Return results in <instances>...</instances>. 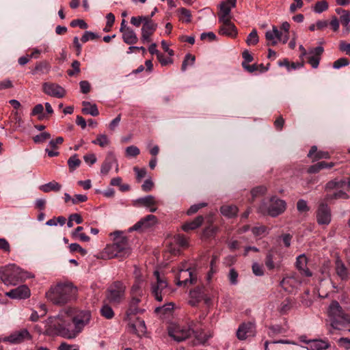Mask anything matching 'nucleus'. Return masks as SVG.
Instances as JSON below:
<instances>
[{"label": "nucleus", "instance_id": "f257e3e1", "mask_svg": "<svg viewBox=\"0 0 350 350\" xmlns=\"http://www.w3.org/2000/svg\"><path fill=\"white\" fill-rule=\"evenodd\" d=\"M75 324L66 308L62 310L58 315L51 317L45 322L44 334L49 336H61L66 339H75L80 332H75Z\"/></svg>", "mask_w": 350, "mask_h": 350}, {"label": "nucleus", "instance_id": "f03ea898", "mask_svg": "<svg viewBox=\"0 0 350 350\" xmlns=\"http://www.w3.org/2000/svg\"><path fill=\"white\" fill-rule=\"evenodd\" d=\"M77 288L72 283H59L46 293V296L55 305H64L76 298Z\"/></svg>", "mask_w": 350, "mask_h": 350}, {"label": "nucleus", "instance_id": "7ed1b4c3", "mask_svg": "<svg viewBox=\"0 0 350 350\" xmlns=\"http://www.w3.org/2000/svg\"><path fill=\"white\" fill-rule=\"evenodd\" d=\"M113 237V243L109 244L104 250V254L108 258H126L131 252V248L126 237L120 231H115L110 234Z\"/></svg>", "mask_w": 350, "mask_h": 350}, {"label": "nucleus", "instance_id": "20e7f679", "mask_svg": "<svg viewBox=\"0 0 350 350\" xmlns=\"http://www.w3.org/2000/svg\"><path fill=\"white\" fill-rule=\"evenodd\" d=\"M327 312L333 329L340 330L350 323V314L345 313L337 301L331 302Z\"/></svg>", "mask_w": 350, "mask_h": 350}, {"label": "nucleus", "instance_id": "39448f33", "mask_svg": "<svg viewBox=\"0 0 350 350\" xmlns=\"http://www.w3.org/2000/svg\"><path fill=\"white\" fill-rule=\"evenodd\" d=\"M0 274L1 279L5 284L14 286L31 277L29 272L23 271L15 265L6 267Z\"/></svg>", "mask_w": 350, "mask_h": 350}, {"label": "nucleus", "instance_id": "423d86ee", "mask_svg": "<svg viewBox=\"0 0 350 350\" xmlns=\"http://www.w3.org/2000/svg\"><path fill=\"white\" fill-rule=\"evenodd\" d=\"M286 209V202L276 197L264 200L258 206V212L264 215L277 217Z\"/></svg>", "mask_w": 350, "mask_h": 350}, {"label": "nucleus", "instance_id": "0eeeda50", "mask_svg": "<svg viewBox=\"0 0 350 350\" xmlns=\"http://www.w3.org/2000/svg\"><path fill=\"white\" fill-rule=\"evenodd\" d=\"M126 288V285L122 281L111 283L106 291L107 301L113 306L119 305L125 299Z\"/></svg>", "mask_w": 350, "mask_h": 350}, {"label": "nucleus", "instance_id": "6e6552de", "mask_svg": "<svg viewBox=\"0 0 350 350\" xmlns=\"http://www.w3.org/2000/svg\"><path fill=\"white\" fill-rule=\"evenodd\" d=\"M156 282L151 284V293L154 299L161 302L165 295L170 293V288L164 276H161L158 271H154Z\"/></svg>", "mask_w": 350, "mask_h": 350}, {"label": "nucleus", "instance_id": "1a4fd4ad", "mask_svg": "<svg viewBox=\"0 0 350 350\" xmlns=\"http://www.w3.org/2000/svg\"><path fill=\"white\" fill-rule=\"evenodd\" d=\"M68 312L72 319L73 324H75V332L81 333L84 327L88 325L92 319L90 311L85 310H77L74 308H66Z\"/></svg>", "mask_w": 350, "mask_h": 350}, {"label": "nucleus", "instance_id": "9d476101", "mask_svg": "<svg viewBox=\"0 0 350 350\" xmlns=\"http://www.w3.org/2000/svg\"><path fill=\"white\" fill-rule=\"evenodd\" d=\"M133 274L135 278L131 287L130 296L131 298L142 299L146 294V281L137 267H135Z\"/></svg>", "mask_w": 350, "mask_h": 350}, {"label": "nucleus", "instance_id": "9b49d317", "mask_svg": "<svg viewBox=\"0 0 350 350\" xmlns=\"http://www.w3.org/2000/svg\"><path fill=\"white\" fill-rule=\"evenodd\" d=\"M176 279L177 280L176 284L178 286H186L188 284H195L197 281V276L194 273V270L185 262L180 266Z\"/></svg>", "mask_w": 350, "mask_h": 350}, {"label": "nucleus", "instance_id": "f8f14e48", "mask_svg": "<svg viewBox=\"0 0 350 350\" xmlns=\"http://www.w3.org/2000/svg\"><path fill=\"white\" fill-rule=\"evenodd\" d=\"M31 338L32 337L29 331L27 329L23 328L13 332L8 336L5 337L3 340L10 344L17 345L26 340H30Z\"/></svg>", "mask_w": 350, "mask_h": 350}, {"label": "nucleus", "instance_id": "ddd939ff", "mask_svg": "<svg viewBox=\"0 0 350 350\" xmlns=\"http://www.w3.org/2000/svg\"><path fill=\"white\" fill-rule=\"evenodd\" d=\"M282 255L278 254L275 249L270 250L266 256L265 264L269 270L280 269L282 262Z\"/></svg>", "mask_w": 350, "mask_h": 350}, {"label": "nucleus", "instance_id": "4468645a", "mask_svg": "<svg viewBox=\"0 0 350 350\" xmlns=\"http://www.w3.org/2000/svg\"><path fill=\"white\" fill-rule=\"evenodd\" d=\"M42 90L46 94L58 98H63L66 95L64 88L54 83H44L42 84Z\"/></svg>", "mask_w": 350, "mask_h": 350}, {"label": "nucleus", "instance_id": "2eb2a0df", "mask_svg": "<svg viewBox=\"0 0 350 350\" xmlns=\"http://www.w3.org/2000/svg\"><path fill=\"white\" fill-rule=\"evenodd\" d=\"M317 221L320 225H328L331 221V211L328 206L321 202L317 211Z\"/></svg>", "mask_w": 350, "mask_h": 350}, {"label": "nucleus", "instance_id": "dca6fc26", "mask_svg": "<svg viewBox=\"0 0 350 350\" xmlns=\"http://www.w3.org/2000/svg\"><path fill=\"white\" fill-rule=\"evenodd\" d=\"M255 324L252 322L243 323L237 331V336L239 340H245L249 336L255 334Z\"/></svg>", "mask_w": 350, "mask_h": 350}, {"label": "nucleus", "instance_id": "f3484780", "mask_svg": "<svg viewBox=\"0 0 350 350\" xmlns=\"http://www.w3.org/2000/svg\"><path fill=\"white\" fill-rule=\"evenodd\" d=\"M193 332L190 328L177 326L169 331V335L175 340L181 342L188 338Z\"/></svg>", "mask_w": 350, "mask_h": 350}, {"label": "nucleus", "instance_id": "a211bd4d", "mask_svg": "<svg viewBox=\"0 0 350 350\" xmlns=\"http://www.w3.org/2000/svg\"><path fill=\"white\" fill-rule=\"evenodd\" d=\"M157 223V218L155 215H148L141 219L133 226L130 228V231L144 230L152 227Z\"/></svg>", "mask_w": 350, "mask_h": 350}, {"label": "nucleus", "instance_id": "6ab92c4d", "mask_svg": "<svg viewBox=\"0 0 350 350\" xmlns=\"http://www.w3.org/2000/svg\"><path fill=\"white\" fill-rule=\"evenodd\" d=\"M135 203L139 206H144L149 209L151 213H154L157 210L159 202L153 196H147L138 198Z\"/></svg>", "mask_w": 350, "mask_h": 350}, {"label": "nucleus", "instance_id": "aec40b11", "mask_svg": "<svg viewBox=\"0 0 350 350\" xmlns=\"http://www.w3.org/2000/svg\"><path fill=\"white\" fill-rule=\"evenodd\" d=\"M12 299H25L30 296V290L26 285H21L6 293Z\"/></svg>", "mask_w": 350, "mask_h": 350}, {"label": "nucleus", "instance_id": "412c9836", "mask_svg": "<svg viewBox=\"0 0 350 350\" xmlns=\"http://www.w3.org/2000/svg\"><path fill=\"white\" fill-rule=\"evenodd\" d=\"M157 28V24L154 22L143 24L142 28V42L143 43L150 42L151 41L150 36L154 33Z\"/></svg>", "mask_w": 350, "mask_h": 350}, {"label": "nucleus", "instance_id": "4be33fe9", "mask_svg": "<svg viewBox=\"0 0 350 350\" xmlns=\"http://www.w3.org/2000/svg\"><path fill=\"white\" fill-rule=\"evenodd\" d=\"M265 38L268 46H275L282 39V32L278 29L275 26H273L272 30H269L265 33Z\"/></svg>", "mask_w": 350, "mask_h": 350}, {"label": "nucleus", "instance_id": "5701e85b", "mask_svg": "<svg viewBox=\"0 0 350 350\" xmlns=\"http://www.w3.org/2000/svg\"><path fill=\"white\" fill-rule=\"evenodd\" d=\"M221 26L219 29V33L220 35L226 36L234 38L236 36L237 28L235 25L231 23L230 20H226L221 22Z\"/></svg>", "mask_w": 350, "mask_h": 350}, {"label": "nucleus", "instance_id": "b1692460", "mask_svg": "<svg viewBox=\"0 0 350 350\" xmlns=\"http://www.w3.org/2000/svg\"><path fill=\"white\" fill-rule=\"evenodd\" d=\"M323 51L324 49L322 46H317L310 51V55L308 58V62L312 68H317L319 66Z\"/></svg>", "mask_w": 350, "mask_h": 350}, {"label": "nucleus", "instance_id": "393cba45", "mask_svg": "<svg viewBox=\"0 0 350 350\" xmlns=\"http://www.w3.org/2000/svg\"><path fill=\"white\" fill-rule=\"evenodd\" d=\"M308 259L305 254H301L296 259V268L304 276L310 277L312 273L307 267Z\"/></svg>", "mask_w": 350, "mask_h": 350}, {"label": "nucleus", "instance_id": "a878e982", "mask_svg": "<svg viewBox=\"0 0 350 350\" xmlns=\"http://www.w3.org/2000/svg\"><path fill=\"white\" fill-rule=\"evenodd\" d=\"M205 288L204 286H197L193 290L190 291L191 300L189 304L194 306L204 299Z\"/></svg>", "mask_w": 350, "mask_h": 350}, {"label": "nucleus", "instance_id": "bb28decb", "mask_svg": "<svg viewBox=\"0 0 350 350\" xmlns=\"http://www.w3.org/2000/svg\"><path fill=\"white\" fill-rule=\"evenodd\" d=\"M308 157L312 159L313 161H318L322 159H329L330 154L327 151H318L316 146H312L309 150Z\"/></svg>", "mask_w": 350, "mask_h": 350}, {"label": "nucleus", "instance_id": "cd10ccee", "mask_svg": "<svg viewBox=\"0 0 350 350\" xmlns=\"http://www.w3.org/2000/svg\"><path fill=\"white\" fill-rule=\"evenodd\" d=\"M204 221V217L202 215H199L196 217L193 220L190 221H187L182 226V229L183 231L187 232L190 230H193L198 228Z\"/></svg>", "mask_w": 350, "mask_h": 350}, {"label": "nucleus", "instance_id": "c85d7f7f", "mask_svg": "<svg viewBox=\"0 0 350 350\" xmlns=\"http://www.w3.org/2000/svg\"><path fill=\"white\" fill-rule=\"evenodd\" d=\"M117 160L112 153H109L100 167V173L104 175H107L111 170L113 163H116Z\"/></svg>", "mask_w": 350, "mask_h": 350}, {"label": "nucleus", "instance_id": "c756f323", "mask_svg": "<svg viewBox=\"0 0 350 350\" xmlns=\"http://www.w3.org/2000/svg\"><path fill=\"white\" fill-rule=\"evenodd\" d=\"M51 64L46 60L37 62L34 69L31 71L33 75L36 74H46L51 70Z\"/></svg>", "mask_w": 350, "mask_h": 350}, {"label": "nucleus", "instance_id": "7c9ffc66", "mask_svg": "<svg viewBox=\"0 0 350 350\" xmlns=\"http://www.w3.org/2000/svg\"><path fill=\"white\" fill-rule=\"evenodd\" d=\"M81 105L83 106L81 112L83 114L92 116H98L99 115V111L96 104H92L88 101H83Z\"/></svg>", "mask_w": 350, "mask_h": 350}, {"label": "nucleus", "instance_id": "2f4dec72", "mask_svg": "<svg viewBox=\"0 0 350 350\" xmlns=\"http://www.w3.org/2000/svg\"><path fill=\"white\" fill-rule=\"evenodd\" d=\"M122 39L126 44L130 45L136 44L138 41L135 32L130 27L122 32Z\"/></svg>", "mask_w": 350, "mask_h": 350}, {"label": "nucleus", "instance_id": "473e14b6", "mask_svg": "<svg viewBox=\"0 0 350 350\" xmlns=\"http://www.w3.org/2000/svg\"><path fill=\"white\" fill-rule=\"evenodd\" d=\"M221 213L228 218H232L237 215L238 208L234 205H223L220 208Z\"/></svg>", "mask_w": 350, "mask_h": 350}, {"label": "nucleus", "instance_id": "72a5a7b5", "mask_svg": "<svg viewBox=\"0 0 350 350\" xmlns=\"http://www.w3.org/2000/svg\"><path fill=\"white\" fill-rule=\"evenodd\" d=\"M335 265L337 275L342 280L347 279L348 277V271L343 262L340 258H337L336 260Z\"/></svg>", "mask_w": 350, "mask_h": 350}, {"label": "nucleus", "instance_id": "f704fd0d", "mask_svg": "<svg viewBox=\"0 0 350 350\" xmlns=\"http://www.w3.org/2000/svg\"><path fill=\"white\" fill-rule=\"evenodd\" d=\"M62 188V185L57 182L53 180L46 184L40 186L39 189L44 192L49 193L50 191H59Z\"/></svg>", "mask_w": 350, "mask_h": 350}, {"label": "nucleus", "instance_id": "c9c22d12", "mask_svg": "<svg viewBox=\"0 0 350 350\" xmlns=\"http://www.w3.org/2000/svg\"><path fill=\"white\" fill-rule=\"evenodd\" d=\"M142 301V299L136 298H131L129 303V307L126 311L127 316L136 314L142 310L139 308L138 305Z\"/></svg>", "mask_w": 350, "mask_h": 350}, {"label": "nucleus", "instance_id": "e433bc0d", "mask_svg": "<svg viewBox=\"0 0 350 350\" xmlns=\"http://www.w3.org/2000/svg\"><path fill=\"white\" fill-rule=\"evenodd\" d=\"M349 198V196L342 190L334 191L332 193H327L325 197L326 202H331L333 200L345 199L347 200Z\"/></svg>", "mask_w": 350, "mask_h": 350}, {"label": "nucleus", "instance_id": "4c0bfd02", "mask_svg": "<svg viewBox=\"0 0 350 350\" xmlns=\"http://www.w3.org/2000/svg\"><path fill=\"white\" fill-rule=\"evenodd\" d=\"M230 10L231 8L230 5H228L226 3H222L220 5V11L218 13L219 22L230 20L228 16Z\"/></svg>", "mask_w": 350, "mask_h": 350}, {"label": "nucleus", "instance_id": "58836bf2", "mask_svg": "<svg viewBox=\"0 0 350 350\" xmlns=\"http://www.w3.org/2000/svg\"><path fill=\"white\" fill-rule=\"evenodd\" d=\"M131 327L133 332L139 336L144 335L146 330L145 322L144 321L139 320L135 323L132 324Z\"/></svg>", "mask_w": 350, "mask_h": 350}, {"label": "nucleus", "instance_id": "ea45409f", "mask_svg": "<svg viewBox=\"0 0 350 350\" xmlns=\"http://www.w3.org/2000/svg\"><path fill=\"white\" fill-rule=\"evenodd\" d=\"M346 184L345 180H332L329 181L325 185V190L327 191L333 190V189H339L344 187Z\"/></svg>", "mask_w": 350, "mask_h": 350}, {"label": "nucleus", "instance_id": "a19ab883", "mask_svg": "<svg viewBox=\"0 0 350 350\" xmlns=\"http://www.w3.org/2000/svg\"><path fill=\"white\" fill-rule=\"evenodd\" d=\"M311 342V347L314 350H325L330 346L328 342L322 340H314Z\"/></svg>", "mask_w": 350, "mask_h": 350}, {"label": "nucleus", "instance_id": "79ce46f5", "mask_svg": "<svg viewBox=\"0 0 350 350\" xmlns=\"http://www.w3.org/2000/svg\"><path fill=\"white\" fill-rule=\"evenodd\" d=\"M292 308V301L290 298H286L281 304L278 308L280 314H284L288 313Z\"/></svg>", "mask_w": 350, "mask_h": 350}, {"label": "nucleus", "instance_id": "37998d69", "mask_svg": "<svg viewBox=\"0 0 350 350\" xmlns=\"http://www.w3.org/2000/svg\"><path fill=\"white\" fill-rule=\"evenodd\" d=\"M81 160L78 158L77 154H74L68 160V165L70 172H73L80 166Z\"/></svg>", "mask_w": 350, "mask_h": 350}, {"label": "nucleus", "instance_id": "c03bdc74", "mask_svg": "<svg viewBox=\"0 0 350 350\" xmlns=\"http://www.w3.org/2000/svg\"><path fill=\"white\" fill-rule=\"evenodd\" d=\"M92 144L100 146L103 148L108 146L110 143L107 136L105 134L98 135L96 138L93 140Z\"/></svg>", "mask_w": 350, "mask_h": 350}, {"label": "nucleus", "instance_id": "a18cd8bd", "mask_svg": "<svg viewBox=\"0 0 350 350\" xmlns=\"http://www.w3.org/2000/svg\"><path fill=\"white\" fill-rule=\"evenodd\" d=\"M195 60H196V57L194 55L190 54V53H187L185 58H184V60L182 63V66H181V70L182 71H185L187 68V66H192L193 65L194 62H195Z\"/></svg>", "mask_w": 350, "mask_h": 350}, {"label": "nucleus", "instance_id": "49530a36", "mask_svg": "<svg viewBox=\"0 0 350 350\" xmlns=\"http://www.w3.org/2000/svg\"><path fill=\"white\" fill-rule=\"evenodd\" d=\"M217 230V227L214 226L213 225H210L204 229L202 232V236L203 237L207 239L213 237L216 234Z\"/></svg>", "mask_w": 350, "mask_h": 350}, {"label": "nucleus", "instance_id": "de8ad7c7", "mask_svg": "<svg viewBox=\"0 0 350 350\" xmlns=\"http://www.w3.org/2000/svg\"><path fill=\"white\" fill-rule=\"evenodd\" d=\"M100 314L107 319H111L114 316V312L112 308L107 304L104 305L100 309Z\"/></svg>", "mask_w": 350, "mask_h": 350}, {"label": "nucleus", "instance_id": "09e8293b", "mask_svg": "<svg viewBox=\"0 0 350 350\" xmlns=\"http://www.w3.org/2000/svg\"><path fill=\"white\" fill-rule=\"evenodd\" d=\"M246 42L248 45H255L258 42V36L256 29H253L248 35Z\"/></svg>", "mask_w": 350, "mask_h": 350}, {"label": "nucleus", "instance_id": "8fccbe9b", "mask_svg": "<svg viewBox=\"0 0 350 350\" xmlns=\"http://www.w3.org/2000/svg\"><path fill=\"white\" fill-rule=\"evenodd\" d=\"M80 66H81V64L78 60H74L71 64L72 69L67 70L68 75L69 76L72 77V76L79 74L81 71Z\"/></svg>", "mask_w": 350, "mask_h": 350}, {"label": "nucleus", "instance_id": "3c124183", "mask_svg": "<svg viewBox=\"0 0 350 350\" xmlns=\"http://www.w3.org/2000/svg\"><path fill=\"white\" fill-rule=\"evenodd\" d=\"M328 9V3L326 1H318L314 7V11L316 13H321L324 11H326Z\"/></svg>", "mask_w": 350, "mask_h": 350}, {"label": "nucleus", "instance_id": "603ef678", "mask_svg": "<svg viewBox=\"0 0 350 350\" xmlns=\"http://www.w3.org/2000/svg\"><path fill=\"white\" fill-rule=\"evenodd\" d=\"M239 273L234 268H231L228 273V279L230 284L237 285L238 284Z\"/></svg>", "mask_w": 350, "mask_h": 350}, {"label": "nucleus", "instance_id": "864d4df0", "mask_svg": "<svg viewBox=\"0 0 350 350\" xmlns=\"http://www.w3.org/2000/svg\"><path fill=\"white\" fill-rule=\"evenodd\" d=\"M140 153L139 149L135 146H130L126 148V155L127 157H135Z\"/></svg>", "mask_w": 350, "mask_h": 350}, {"label": "nucleus", "instance_id": "5fc2aeb1", "mask_svg": "<svg viewBox=\"0 0 350 350\" xmlns=\"http://www.w3.org/2000/svg\"><path fill=\"white\" fill-rule=\"evenodd\" d=\"M69 248L70 252H77L80 253V254L82 256H85L87 254V250L81 247L80 245L78 243H71L69 245Z\"/></svg>", "mask_w": 350, "mask_h": 350}, {"label": "nucleus", "instance_id": "6e6d98bb", "mask_svg": "<svg viewBox=\"0 0 350 350\" xmlns=\"http://www.w3.org/2000/svg\"><path fill=\"white\" fill-rule=\"evenodd\" d=\"M349 64V61L347 58L341 57L335 61L333 64V67L335 69H339L342 66H346Z\"/></svg>", "mask_w": 350, "mask_h": 350}, {"label": "nucleus", "instance_id": "4d7b16f0", "mask_svg": "<svg viewBox=\"0 0 350 350\" xmlns=\"http://www.w3.org/2000/svg\"><path fill=\"white\" fill-rule=\"evenodd\" d=\"M207 205L206 203H199L197 204H193L190 206V208L187 210V214L188 215H191L196 213H197L200 208L205 207Z\"/></svg>", "mask_w": 350, "mask_h": 350}, {"label": "nucleus", "instance_id": "13d9d810", "mask_svg": "<svg viewBox=\"0 0 350 350\" xmlns=\"http://www.w3.org/2000/svg\"><path fill=\"white\" fill-rule=\"evenodd\" d=\"M51 138V134L48 132H43L33 137L35 143H41L45 142L46 139Z\"/></svg>", "mask_w": 350, "mask_h": 350}, {"label": "nucleus", "instance_id": "bf43d9fd", "mask_svg": "<svg viewBox=\"0 0 350 350\" xmlns=\"http://www.w3.org/2000/svg\"><path fill=\"white\" fill-rule=\"evenodd\" d=\"M98 37L99 36L97 34L92 31H86L82 36L81 40L82 42L85 43L89 41L90 40H94L98 38Z\"/></svg>", "mask_w": 350, "mask_h": 350}, {"label": "nucleus", "instance_id": "052dcab7", "mask_svg": "<svg viewBox=\"0 0 350 350\" xmlns=\"http://www.w3.org/2000/svg\"><path fill=\"white\" fill-rule=\"evenodd\" d=\"M43 110H44V107H43L42 105L38 104L33 108L31 115V116L40 115L38 117V119L42 120L43 117H44V116L42 114Z\"/></svg>", "mask_w": 350, "mask_h": 350}, {"label": "nucleus", "instance_id": "680f3d73", "mask_svg": "<svg viewBox=\"0 0 350 350\" xmlns=\"http://www.w3.org/2000/svg\"><path fill=\"white\" fill-rule=\"evenodd\" d=\"M178 12L180 14L183 18H185L186 23H190L191 21V14L190 10L185 8H180L178 9Z\"/></svg>", "mask_w": 350, "mask_h": 350}, {"label": "nucleus", "instance_id": "e2e57ef3", "mask_svg": "<svg viewBox=\"0 0 350 350\" xmlns=\"http://www.w3.org/2000/svg\"><path fill=\"white\" fill-rule=\"evenodd\" d=\"M175 241L182 247H187L189 245L187 239L183 234H178L175 237Z\"/></svg>", "mask_w": 350, "mask_h": 350}, {"label": "nucleus", "instance_id": "0e129e2a", "mask_svg": "<svg viewBox=\"0 0 350 350\" xmlns=\"http://www.w3.org/2000/svg\"><path fill=\"white\" fill-rule=\"evenodd\" d=\"M267 191V188L265 186H258L254 188L251 191V194L253 198L258 197L260 195H262L265 193Z\"/></svg>", "mask_w": 350, "mask_h": 350}, {"label": "nucleus", "instance_id": "69168bd1", "mask_svg": "<svg viewBox=\"0 0 350 350\" xmlns=\"http://www.w3.org/2000/svg\"><path fill=\"white\" fill-rule=\"evenodd\" d=\"M133 170L136 174V178L138 182H140L146 175V170L145 168H139L135 166L133 167Z\"/></svg>", "mask_w": 350, "mask_h": 350}, {"label": "nucleus", "instance_id": "338daca9", "mask_svg": "<svg viewBox=\"0 0 350 350\" xmlns=\"http://www.w3.org/2000/svg\"><path fill=\"white\" fill-rule=\"evenodd\" d=\"M70 26L72 27H79L82 29H86L88 26V24L82 19H75L71 21Z\"/></svg>", "mask_w": 350, "mask_h": 350}, {"label": "nucleus", "instance_id": "774afa93", "mask_svg": "<svg viewBox=\"0 0 350 350\" xmlns=\"http://www.w3.org/2000/svg\"><path fill=\"white\" fill-rule=\"evenodd\" d=\"M340 51L345 52L347 55H350V43L341 41L339 44Z\"/></svg>", "mask_w": 350, "mask_h": 350}]
</instances>
